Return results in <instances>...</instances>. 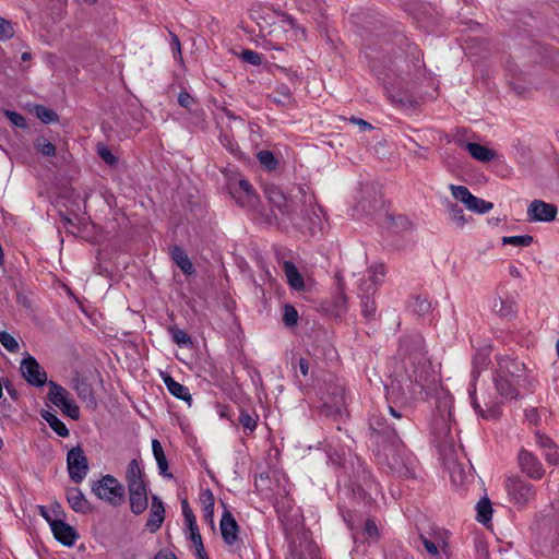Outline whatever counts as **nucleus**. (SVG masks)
Masks as SVG:
<instances>
[{
	"label": "nucleus",
	"instance_id": "1",
	"mask_svg": "<svg viewBox=\"0 0 559 559\" xmlns=\"http://www.w3.org/2000/svg\"><path fill=\"white\" fill-rule=\"evenodd\" d=\"M378 79L382 81L388 97L393 104L406 106L411 105L409 97L401 91L403 85L419 78L425 68L423 53L416 46H408V57H397L390 61V64L380 69L374 62L371 66Z\"/></svg>",
	"mask_w": 559,
	"mask_h": 559
},
{
	"label": "nucleus",
	"instance_id": "2",
	"mask_svg": "<svg viewBox=\"0 0 559 559\" xmlns=\"http://www.w3.org/2000/svg\"><path fill=\"white\" fill-rule=\"evenodd\" d=\"M399 354L411 383L409 397H417L433 381V370L426 356L424 337L418 333L404 336L400 342Z\"/></svg>",
	"mask_w": 559,
	"mask_h": 559
},
{
	"label": "nucleus",
	"instance_id": "3",
	"mask_svg": "<svg viewBox=\"0 0 559 559\" xmlns=\"http://www.w3.org/2000/svg\"><path fill=\"white\" fill-rule=\"evenodd\" d=\"M368 278H362L358 286V297L360 298L361 314L372 320L376 317L377 305L373 295L378 290L379 285L383 282L385 275L382 264H373L368 267Z\"/></svg>",
	"mask_w": 559,
	"mask_h": 559
},
{
	"label": "nucleus",
	"instance_id": "4",
	"mask_svg": "<svg viewBox=\"0 0 559 559\" xmlns=\"http://www.w3.org/2000/svg\"><path fill=\"white\" fill-rule=\"evenodd\" d=\"M386 465L390 472L400 478H411L414 476L415 457L400 443V439L393 440L384 448Z\"/></svg>",
	"mask_w": 559,
	"mask_h": 559
},
{
	"label": "nucleus",
	"instance_id": "5",
	"mask_svg": "<svg viewBox=\"0 0 559 559\" xmlns=\"http://www.w3.org/2000/svg\"><path fill=\"white\" fill-rule=\"evenodd\" d=\"M92 492L100 500L114 507L121 506L126 500L124 487L112 475H105L92 485Z\"/></svg>",
	"mask_w": 559,
	"mask_h": 559
},
{
	"label": "nucleus",
	"instance_id": "6",
	"mask_svg": "<svg viewBox=\"0 0 559 559\" xmlns=\"http://www.w3.org/2000/svg\"><path fill=\"white\" fill-rule=\"evenodd\" d=\"M49 392L47 394L48 400L61 412L73 420L80 418V408L71 399V394L62 385L49 381Z\"/></svg>",
	"mask_w": 559,
	"mask_h": 559
},
{
	"label": "nucleus",
	"instance_id": "7",
	"mask_svg": "<svg viewBox=\"0 0 559 559\" xmlns=\"http://www.w3.org/2000/svg\"><path fill=\"white\" fill-rule=\"evenodd\" d=\"M498 367L495 372L493 382L496 389H502L503 381L511 380L520 384L524 377V365L509 357H501L497 360Z\"/></svg>",
	"mask_w": 559,
	"mask_h": 559
},
{
	"label": "nucleus",
	"instance_id": "8",
	"mask_svg": "<svg viewBox=\"0 0 559 559\" xmlns=\"http://www.w3.org/2000/svg\"><path fill=\"white\" fill-rule=\"evenodd\" d=\"M506 490L510 501L519 507H524L535 497L534 486L519 477H509Z\"/></svg>",
	"mask_w": 559,
	"mask_h": 559
},
{
	"label": "nucleus",
	"instance_id": "9",
	"mask_svg": "<svg viewBox=\"0 0 559 559\" xmlns=\"http://www.w3.org/2000/svg\"><path fill=\"white\" fill-rule=\"evenodd\" d=\"M68 473L75 484H80L88 473V461L80 445L72 448L67 455Z\"/></svg>",
	"mask_w": 559,
	"mask_h": 559
},
{
	"label": "nucleus",
	"instance_id": "10",
	"mask_svg": "<svg viewBox=\"0 0 559 559\" xmlns=\"http://www.w3.org/2000/svg\"><path fill=\"white\" fill-rule=\"evenodd\" d=\"M230 193L239 206L248 211H258L259 197L248 180L240 179L237 186L231 188Z\"/></svg>",
	"mask_w": 559,
	"mask_h": 559
},
{
	"label": "nucleus",
	"instance_id": "11",
	"mask_svg": "<svg viewBox=\"0 0 559 559\" xmlns=\"http://www.w3.org/2000/svg\"><path fill=\"white\" fill-rule=\"evenodd\" d=\"M21 372L26 382L34 386H43L47 383V373L39 362L31 355L21 361Z\"/></svg>",
	"mask_w": 559,
	"mask_h": 559
},
{
	"label": "nucleus",
	"instance_id": "12",
	"mask_svg": "<svg viewBox=\"0 0 559 559\" xmlns=\"http://www.w3.org/2000/svg\"><path fill=\"white\" fill-rule=\"evenodd\" d=\"M264 194L269 202L278 210V212L289 221L294 218V209L292 203L288 202L287 197L283 190L275 185H267L264 188Z\"/></svg>",
	"mask_w": 559,
	"mask_h": 559
},
{
	"label": "nucleus",
	"instance_id": "13",
	"mask_svg": "<svg viewBox=\"0 0 559 559\" xmlns=\"http://www.w3.org/2000/svg\"><path fill=\"white\" fill-rule=\"evenodd\" d=\"M518 463L520 469L533 479H540L545 474V469L538 457L525 449L519 451Z\"/></svg>",
	"mask_w": 559,
	"mask_h": 559
},
{
	"label": "nucleus",
	"instance_id": "14",
	"mask_svg": "<svg viewBox=\"0 0 559 559\" xmlns=\"http://www.w3.org/2000/svg\"><path fill=\"white\" fill-rule=\"evenodd\" d=\"M221 535L224 543L236 550L239 544V525L234 515L226 509L219 522Z\"/></svg>",
	"mask_w": 559,
	"mask_h": 559
},
{
	"label": "nucleus",
	"instance_id": "15",
	"mask_svg": "<svg viewBox=\"0 0 559 559\" xmlns=\"http://www.w3.org/2000/svg\"><path fill=\"white\" fill-rule=\"evenodd\" d=\"M557 207L551 203L534 200L527 207L528 222H551L556 218Z\"/></svg>",
	"mask_w": 559,
	"mask_h": 559
},
{
	"label": "nucleus",
	"instance_id": "16",
	"mask_svg": "<svg viewBox=\"0 0 559 559\" xmlns=\"http://www.w3.org/2000/svg\"><path fill=\"white\" fill-rule=\"evenodd\" d=\"M147 484L128 487L130 508L136 515L143 513L147 508Z\"/></svg>",
	"mask_w": 559,
	"mask_h": 559
},
{
	"label": "nucleus",
	"instance_id": "17",
	"mask_svg": "<svg viewBox=\"0 0 559 559\" xmlns=\"http://www.w3.org/2000/svg\"><path fill=\"white\" fill-rule=\"evenodd\" d=\"M51 531L56 539L64 546L74 545L78 538L75 530L60 519L51 523Z\"/></svg>",
	"mask_w": 559,
	"mask_h": 559
},
{
	"label": "nucleus",
	"instance_id": "18",
	"mask_svg": "<svg viewBox=\"0 0 559 559\" xmlns=\"http://www.w3.org/2000/svg\"><path fill=\"white\" fill-rule=\"evenodd\" d=\"M164 519L165 508L163 501L157 496H153L150 514L145 526L148 531L156 532L162 526Z\"/></svg>",
	"mask_w": 559,
	"mask_h": 559
},
{
	"label": "nucleus",
	"instance_id": "19",
	"mask_svg": "<svg viewBox=\"0 0 559 559\" xmlns=\"http://www.w3.org/2000/svg\"><path fill=\"white\" fill-rule=\"evenodd\" d=\"M369 425L373 432L383 436L389 442L399 439L396 428L390 426L386 419L380 415H372Z\"/></svg>",
	"mask_w": 559,
	"mask_h": 559
},
{
	"label": "nucleus",
	"instance_id": "20",
	"mask_svg": "<svg viewBox=\"0 0 559 559\" xmlns=\"http://www.w3.org/2000/svg\"><path fill=\"white\" fill-rule=\"evenodd\" d=\"M282 269L286 276L287 284L289 285L290 288L297 292H301L305 289L304 277L292 261H283Z\"/></svg>",
	"mask_w": 559,
	"mask_h": 559
},
{
	"label": "nucleus",
	"instance_id": "21",
	"mask_svg": "<svg viewBox=\"0 0 559 559\" xmlns=\"http://www.w3.org/2000/svg\"><path fill=\"white\" fill-rule=\"evenodd\" d=\"M474 159L481 163H489L496 157V152L487 146L473 142H460Z\"/></svg>",
	"mask_w": 559,
	"mask_h": 559
},
{
	"label": "nucleus",
	"instance_id": "22",
	"mask_svg": "<svg viewBox=\"0 0 559 559\" xmlns=\"http://www.w3.org/2000/svg\"><path fill=\"white\" fill-rule=\"evenodd\" d=\"M292 559H320L319 548L311 540L305 538L294 547Z\"/></svg>",
	"mask_w": 559,
	"mask_h": 559
},
{
	"label": "nucleus",
	"instance_id": "23",
	"mask_svg": "<svg viewBox=\"0 0 559 559\" xmlns=\"http://www.w3.org/2000/svg\"><path fill=\"white\" fill-rule=\"evenodd\" d=\"M170 255L173 261L183 272L185 275H192L195 272L192 262L181 247L174 246L170 250Z\"/></svg>",
	"mask_w": 559,
	"mask_h": 559
},
{
	"label": "nucleus",
	"instance_id": "24",
	"mask_svg": "<svg viewBox=\"0 0 559 559\" xmlns=\"http://www.w3.org/2000/svg\"><path fill=\"white\" fill-rule=\"evenodd\" d=\"M536 443L540 449L545 450V459L549 464L557 465L559 463V454L556 450L554 441L539 432L536 433Z\"/></svg>",
	"mask_w": 559,
	"mask_h": 559
},
{
	"label": "nucleus",
	"instance_id": "25",
	"mask_svg": "<svg viewBox=\"0 0 559 559\" xmlns=\"http://www.w3.org/2000/svg\"><path fill=\"white\" fill-rule=\"evenodd\" d=\"M472 405L478 415L486 419H496L500 416V405L498 402H485L486 409L483 408L476 400L475 393L471 392Z\"/></svg>",
	"mask_w": 559,
	"mask_h": 559
},
{
	"label": "nucleus",
	"instance_id": "26",
	"mask_svg": "<svg viewBox=\"0 0 559 559\" xmlns=\"http://www.w3.org/2000/svg\"><path fill=\"white\" fill-rule=\"evenodd\" d=\"M127 487H133L146 484L144 480V473L136 459L131 460L126 471Z\"/></svg>",
	"mask_w": 559,
	"mask_h": 559
},
{
	"label": "nucleus",
	"instance_id": "27",
	"mask_svg": "<svg viewBox=\"0 0 559 559\" xmlns=\"http://www.w3.org/2000/svg\"><path fill=\"white\" fill-rule=\"evenodd\" d=\"M67 499L70 507L75 512L86 513L90 510V502L85 499V496L79 488L69 489L67 492Z\"/></svg>",
	"mask_w": 559,
	"mask_h": 559
},
{
	"label": "nucleus",
	"instance_id": "28",
	"mask_svg": "<svg viewBox=\"0 0 559 559\" xmlns=\"http://www.w3.org/2000/svg\"><path fill=\"white\" fill-rule=\"evenodd\" d=\"M492 310L500 317H512L516 311V304L513 298L497 297L493 299Z\"/></svg>",
	"mask_w": 559,
	"mask_h": 559
},
{
	"label": "nucleus",
	"instance_id": "29",
	"mask_svg": "<svg viewBox=\"0 0 559 559\" xmlns=\"http://www.w3.org/2000/svg\"><path fill=\"white\" fill-rule=\"evenodd\" d=\"M163 381L165 385L167 386L168 391L176 396L177 399H180L182 401H186L188 403L191 402V394L189 393V389L179 382L175 381L174 378L169 374L163 376Z\"/></svg>",
	"mask_w": 559,
	"mask_h": 559
},
{
	"label": "nucleus",
	"instance_id": "30",
	"mask_svg": "<svg viewBox=\"0 0 559 559\" xmlns=\"http://www.w3.org/2000/svg\"><path fill=\"white\" fill-rule=\"evenodd\" d=\"M152 450H153V454H154V457H155L157 466H158L159 474L165 477L171 478L173 474L167 473L168 462H167L166 455L164 453L160 442L157 439H154L152 441Z\"/></svg>",
	"mask_w": 559,
	"mask_h": 559
},
{
	"label": "nucleus",
	"instance_id": "31",
	"mask_svg": "<svg viewBox=\"0 0 559 559\" xmlns=\"http://www.w3.org/2000/svg\"><path fill=\"white\" fill-rule=\"evenodd\" d=\"M41 417L48 423L49 427L60 437H68L69 429L67 426L51 412L44 411Z\"/></svg>",
	"mask_w": 559,
	"mask_h": 559
},
{
	"label": "nucleus",
	"instance_id": "32",
	"mask_svg": "<svg viewBox=\"0 0 559 559\" xmlns=\"http://www.w3.org/2000/svg\"><path fill=\"white\" fill-rule=\"evenodd\" d=\"M450 190L453 198L464 203L467 209H469L472 203L476 202V197L464 186L450 185Z\"/></svg>",
	"mask_w": 559,
	"mask_h": 559
},
{
	"label": "nucleus",
	"instance_id": "33",
	"mask_svg": "<svg viewBox=\"0 0 559 559\" xmlns=\"http://www.w3.org/2000/svg\"><path fill=\"white\" fill-rule=\"evenodd\" d=\"M478 522L486 524L491 520L492 507L488 498H483L476 506Z\"/></svg>",
	"mask_w": 559,
	"mask_h": 559
},
{
	"label": "nucleus",
	"instance_id": "34",
	"mask_svg": "<svg viewBox=\"0 0 559 559\" xmlns=\"http://www.w3.org/2000/svg\"><path fill=\"white\" fill-rule=\"evenodd\" d=\"M448 210L451 221L457 227L462 228L468 222L464 215L463 209L457 203H448Z\"/></svg>",
	"mask_w": 559,
	"mask_h": 559
},
{
	"label": "nucleus",
	"instance_id": "35",
	"mask_svg": "<svg viewBox=\"0 0 559 559\" xmlns=\"http://www.w3.org/2000/svg\"><path fill=\"white\" fill-rule=\"evenodd\" d=\"M204 520L214 528V496L207 490L203 495Z\"/></svg>",
	"mask_w": 559,
	"mask_h": 559
},
{
	"label": "nucleus",
	"instance_id": "36",
	"mask_svg": "<svg viewBox=\"0 0 559 559\" xmlns=\"http://www.w3.org/2000/svg\"><path fill=\"white\" fill-rule=\"evenodd\" d=\"M169 333L171 335L173 342L178 346L188 347L192 345V340L186 331L171 326L169 328Z\"/></svg>",
	"mask_w": 559,
	"mask_h": 559
},
{
	"label": "nucleus",
	"instance_id": "37",
	"mask_svg": "<svg viewBox=\"0 0 559 559\" xmlns=\"http://www.w3.org/2000/svg\"><path fill=\"white\" fill-rule=\"evenodd\" d=\"M35 148L44 156L51 157L56 155V146L45 136H38L34 142Z\"/></svg>",
	"mask_w": 559,
	"mask_h": 559
},
{
	"label": "nucleus",
	"instance_id": "38",
	"mask_svg": "<svg viewBox=\"0 0 559 559\" xmlns=\"http://www.w3.org/2000/svg\"><path fill=\"white\" fill-rule=\"evenodd\" d=\"M275 96L272 97L273 103L285 106L293 100V94L287 85H280L275 91Z\"/></svg>",
	"mask_w": 559,
	"mask_h": 559
},
{
	"label": "nucleus",
	"instance_id": "39",
	"mask_svg": "<svg viewBox=\"0 0 559 559\" xmlns=\"http://www.w3.org/2000/svg\"><path fill=\"white\" fill-rule=\"evenodd\" d=\"M257 157L266 170H274L277 166V160L271 151L262 150L258 153Z\"/></svg>",
	"mask_w": 559,
	"mask_h": 559
},
{
	"label": "nucleus",
	"instance_id": "40",
	"mask_svg": "<svg viewBox=\"0 0 559 559\" xmlns=\"http://www.w3.org/2000/svg\"><path fill=\"white\" fill-rule=\"evenodd\" d=\"M35 112L37 118L40 119L44 123L57 122L59 119L58 115L53 110L43 105H37L35 107Z\"/></svg>",
	"mask_w": 559,
	"mask_h": 559
},
{
	"label": "nucleus",
	"instance_id": "41",
	"mask_svg": "<svg viewBox=\"0 0 559 559\" xmlns=\"http://www.w3.org/2000/svg\"><path fill=\"white\" fill-rule=\"evenodd\" d=\"M533 242V237L530 235L523 236H509L502 238L503 245H512L515 247H528Z\"/></svg>",
	"mask_w": 559,
	"mask_h": 559
},
{
	"label": "nucleus",
	"instance_id": "42",
	"mask_svg": "<svg viewBox=\"0 0 559 559\" xmlns=\"http://www.w3.org/2000/svg\"><path fill=\"white\" fill-rule=\"evenodd\" d=\"M519 385L520 384L507 379V381H503V383H502L503 388L496 389V390L504 399H515L519 394V392H518Z\"/></svg>",
	"mask_w": 559,
	"mask_h": 559
},
{
	"label": "nucleus",
	"instance_id": "43",
	"mask_svg": "<svg viewBox=\"0 0 559 559\" xmlns=\"http://www.w3.org/2000/svg\"><path fill=\"white\" fill-rule=\"evenodd\" d=\"M0 343L10 353H17L20 349V345L14 336L5 331L0 332Z\"/></svg>",
	"mask_w": 559,
	"mask_h": 559
},
{
	"label": "nucleus",
	"instance_id": "44",
	"mask_svg": "<svg viewBox=\"0 0 559 559\" xmlns=\"http://www.w3.org/2000/svg\"><path fill=\"white\" fill-rule=\"evenodd\" d=\"M318 211H320V209L317 210L312 207L311 211L307 213V228L311 235H313L316 233V229L320 228L321 225V219Z\"/></svg>",
	"mask_w": 559,
	"mask_h": 559
},
{
	"label": "nucleus",
	"instance_id": "45",
	"mask_svg": "<svg viewBox=\"0 0 559 559\" xmlns=\"http://www.w3.org/2000/svg\"><path fill=\"white\" fill-rule=\"evenodd\" d=\"M298 321V312L292 305H285L283 310V322L286 326H294Z\"/></svg>",
	"mask_w": 559,
	"mask_h": 559
},
{
	"label": "nucleus",
	"instance_id": "46",
	"mask_svg": "<svg viewBox=\"0 0 559 559\" xmlns=\"http://www.w3.org/2000/svg\"><path fill=\"white\" fill-rule=\"evenodd\" d=\"M475 201L476 202L472 203L468 210L476 212L478 214L487 213L493 207V204L491 202L479 199L477 197L475 198Z\"/></svg>",
	"mask_w": 559,
	"mask_h": 559
},
{
	"label": "nucleus",
	"instance_id": "47",
	"mask_svg": "<svg viewBox=\"0 0 559 559\" xmlns=\"http://www.w3.org/2000/svg\"><path fill=\"white\" fill-rule=\"evenodd\" d=\"M219 142L231 154L238 155L240 153L238 144L229 134H227V133L221 134Z\"/></svg>",
	"mask_w": 559,
	"mask_h": 559
},
{
	"label": "nucleus",
	"instance_id": "48",
	"mask_svg": "<svg viewBox=\"0 0 559 559\" xmlns=\"http://www.w3.org/2000/svg\"><path fill=\"white\" fill-rule=\"evenodd\" d=\"M4 116L12 122V124H14L17 128L24 129L27 127L26 119L24 118V116L16 111L7 109L4 110Z\"/></svg>",
	"mask_w": 559,
	"mask_h": 559
},
{
	"label": "nucleus",
	"instance_id": "49",
	"mask_svg": "<svg viewBox=\"0 0 559 559\" xmlns=\"http://www.w3.org/2000/svg\"><path fill=\"white\" fill-rule=\"evenodd\" d=\"M240 57L243 61L253 66L262 63V55L253 50L246 49L241 52Z\"/></svg>",
	"mask_w": 559,
	"mask_h": 559
},
{
	"label": "nucleus",
	"instance_id": "50",
	"mask_svg": "<svg viewBox=\"0 0 559 559\" xmlns=\"http://www.w3.org/2000/svg\"><path fill=\"white\" fill-rule=\"evenodd\" d=\"M13 35H14V29H13L12 24L9 21L0 17V39L7 40V39L12 38Z\"/></svg>",
	"mask_w": 559,
	"mask_h": 559
},
{
	"label": "nucleus",
	"instance_id": "51",
	"mask_svg": "<svg viewBox=\"0 0 559 559\" xmlns=\"http://www.w3.org/2000/svg\"><path fill=\"white\" fill-rule=\"evenodd\" d=\"M74 390L76 391L78 395L83 400L92 397V390L90 385L82 380L75 381Z\"/></svg>",
	"mask_w": 559,
	"mask_h": 559
},
{
	"label": "nucleus",
	"instance_id": "52",
	"mask_svg": "<svg viewBox=\"0 0 559 559\" xmlns=\"http://www.w3.org/2000/svg\"><path fill=\"white\" fill-rule=\"evenodd\" d=\"M239 423L242 425L245 429H248L250 432L254 431L257 428V420L248 413L242 412L239 416Z\"/></svg>",
	"mask_w": 559,
	"mask_h": 559
},
{
	"label": "nucleus",
	"instance_id": "53",
	"mask_svg": "<svg viewBox=\"0 0 559 559\" xmlns=\"http://www.w3.org/2000/svg\"><path fill=\"white\" fill-rule=\"evenodd\" d=\"M364 534L368 538H377L379 536L378 526L372 519L365 520Z\"/></svg>",
	"mask_w": 559,
	"mask_h": 559
},
{
	"label": "nucleus",
	"instance_id": "54",
	"mask_svg": "<svg viewBox=\"0 0 559 559\" xmlns=\"http://www.w3.org/2000/svg\"><path fill=\"white\" fill-rule=\"evenodd\" d=\"M98 155L109 166H115L118 162L117 157L105 146L98 148Z\"/></svg>",
	"mask_w": 559,
	"mask_h": 559
},
{
	"label": "nucleus",
	"instance_id": "55",
	"mask_svg": "<svg viewBox=\"0 0 559 559\" xmlns=\"http://www.w3.org/2000/svg\"><path fill=\"white\" fill-rule=\"evenodd\" d=\"M178 103L181 107L191 109L192 105L194 104V99L188 92H181L178 95Z\"/></svg>",
	"mask_w": 559,
	"mask_h": 559
},
{
	"label": "nucleus",
	"instance_id": "56",
	"mask_svg": "<svg viewBox=\"0 0 559 559\" xmlns=\"http://www.w3.org/2000/svg\"><path fill=\"white\" fill-rule=\"evenodd\" d=\"M343 519L346 522L349 530L354 531L356 530L361 521H357L356 514L352 511H347L343 514Z\"/></svg>",
	"mask_w": 559,
	"mask_h": 559
},
{
	"label": "nucleus",
	"instance_id": "57",
	"mask_svg": "<svg viewBox=\"0 0 559 559\" xmlns=\"http://www.w3.org/2000/svg\"><path fill=\"white\" fill-rule=\"evenodd\" d=\"M425 549L432 556H438L439 555V550H438V547L437 545L430 540L429 538H427L425 535H420L419 536Z\"/></svg>",
	"mask_w": 559,
	"mask_h": 559
},
{
	"label": "nucleus",
	"instance_id": "58",
	"mask_svg": "<svg viewBox=\"0 0 559 559\" xmlns=\"http://www.w3.org/2000/svg\"><path fill=\"white\" fill-rule=\"evenodd\" d=\"M39 513L40 515L49 523L51 526V523L55 521H58L57 519V510L49 511L46 507L39 506Z\"/></svg>",
	"mask_w": 559,
	"mask_h": 559
},
{
	"label": "nucleus",
	"instance_id": "59",
	"mask_svg": "<svg viewBox=\"0 0 559 559\" xmlns=\"http://www.w3.org/2000/svg\"><path fill=\"white\" fill-rule=\"evenodd\" d=\"M190 539L193 542L195 549L199 548L202 550L203 542H202L201 534L199 532V527L193 528V531H190Z\"/></svg>",
	"mask_w": 559,
	"mask_h": 559
},
{
	"label": "nucleus",
	"instance_id": "60",
	"mask_svg": "<svg viewBox=\"0 0 559 559\" xmlns=\"http://www.w3.org/2000/svg\"><path fill=\"white\" fill-rule=\"evenodd\" d=\"M154 559H177L176 555L168 549H160L155 556Z\"/></svg>",
	"mask_w": 559,
	"mask_h": 559
},
{
	"label": "nucleus",
	"instance_id": "61",
	"mask_svg": "<svg viewBox=\"0 0 559 559\" xmlns=\"http://www.w3.org/2000/svg\"><path fill=\"white\" fill-rule=\"evenodd\" d=\"M451 477L454 483H463L464 478H465V473L461 468L457 467V471L456 469L451 471Z\"/></svg>",
	"mask_w": 559,
	"mask_h": 559
},
{
	"label": "nucleus",
	"instance_id": "62",
	"mask_svg": "<svg viewBox=\"0 0 559 559\" xmlns=\"http://www.w3.org/2000/svg\"><path fill=\"white\" fill-rule=\"evenodd\" d=\"M352 121L354 123H357L359 127H360V130L361 131H367V130H371L373 129V127L366 120L361 119V118H355L353 117L352 118Z\"/></svg>",
	"mask_w": 559,
	"mask_h": 559
},
{
	"label": "nucleus",
	"instance_id": "63",
	"mask_svg": "<svg viewBox=\"0 0 559 559\" xmlns=\"http://www.w3.org/2000/svg\"><path fill=\"white\" fill-rule=\"evenodd\" d=\"M185 522L189 528V531H193V528H198L197 519L194 514L185 518Z\"/></svg>",
	"mask_w": 559,
	"mask_h": 559
},
{
	"label": "nucleus",
	"instance_id": "64",
	"mask_svg": "<svg viewBox=\"0 0 559 559\" xmlns=\"http://www.w3.org/2000/svg\"><path fill=\"white\" fill-rule=\"evenodd\" d=\"M298 366H299V370L300 372L302 373V376H308V371H309V362L307 359L305 358H300L299 359V362H298Z\"/></svg>",
	"mask_w": 559,
	"mask_h": 559
}]
</instances>
